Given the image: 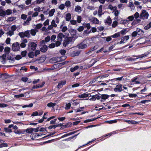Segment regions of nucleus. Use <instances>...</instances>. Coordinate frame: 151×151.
Wrapping results in <instances>:
<instances>
[{
    "label": "nucleus",
    "mask_w": 151,
    "mask_h": 151,
    "mask_svg": "<svg viewBox=\"0 0 151 151\" xmlns=\"http://www.w3.org/2000/svg\"><path fill=\"white\" fill-rule=\"evenodd\" d=\"M2 76L3 78H7L10 77V76L7 73H4L2 75Z\"/></svg>",
    "instance_id": "52"
},
{
    "label": "nucleus",
    "mask_w": 151,
    "mask_h": 151,
    "mask_svg": "<svg viewBox=\"0 0 151 151\" xmlns=\"http://www.w3.org/2000/svg\"><path fill=\"white\" fill-rule=\"evenodd\" d=\"M129 6L131 8L133 9L134 7V5L133 3L132 2H130L129 4Z\"/></svg>",
    "instance_id": "56"
},
{
    "label": "nucleus",
    "mask_w": 151,
    "mask_h": 151,
    "mask_svg": "<svg viewBox=\"0 0 151 151\" xmlns=\"http://www.w3.org/2000/svg\"><path fill=\"white\" fill-rule=\"evenodd\" d=\"M129 21L127 19H122L120 20V23L121 24H125L129 23Z\"/></svg>",
    "instance_id": "25"
},
{
    "label": "nucleus",
    "mask_w": 151,
    "mask_h": 151,
    "mask_svg": "<svg viewBox=\"0 0 151 151\" xmlns=\"http://www.w3.org/2000/svg\"><path fill=\"white\" fill-rule=\"evenodd\" d=\"M91 21L93 23L95 24H98L99 22L98 19L97 18L94 17H92Z\"/></svg>",
    "instance_id": "20"
},
{
    "label": "nucleus",
    "mask_w": 151,
    "mask_h": 151,
    "mask_svg": "<svg viewBox=\"0 0 151 151\" xmlns=\"http://www.w3.org/2000/svg\"><path fill=\"white\" fill-rule=\"evenodd\" d=\"M55 12V9H51L49 12V17H52L53 15L54 14Z\"/></svg>",
    "instance_id": "27"
},
{
    "label": "nucleus",
    "mask_w": 151,
    "mask_h": 151,
    "mask_svg": "<svg viewBox=\"0 0 151 151\" xmlns=\"http://www.w3.org/2000/svg\"><path fill=\"white\" fill-rule=\"evenodd\" d=\"M108 8L111 9V11H114L116 10V6L113 7L111 4H109L108 6Z\"/></svg>",
    "instance_id": "34"
},
{
    "label": "nucleus",
    "mask_w": 151,
    "mask_h": 151,
    "mask_svg": "<svg viewBox=\"0 0 151 151\" xmlns=\"http://www.w3.org/2000/svg\"><path fill=\"white\" fill-rule=\"evenodd\" d=\"M30 32L29 30H27L24 32L25 37L29 38L30 36Z\"/></svg>",
    "instance_id": "31"
},
{
    "label": "nucleus",
    "mask_w": 151,
    "mask_h": 151,
    "mask_svg": "<svg viewBox=\"0 0 151 151\" xmlns=\"http://www.w3.org/2000/svg\"><path fill=\"white\" fill-rule=\"evenodd\" d=\"M42 24L41 23L37 24L36 25V28L35 29L38 30L40 29L42 26Z\"/></svg>",
    "instance_id": "49"
},
{
    "label": "nucleus",
    "mask_w": 151,
    "mask_h": 151,
    "mask_svg": "<svg viewBox=\"0 0 151 151\" xmlns=\"http://www.w3.org/2000/svg\"><path fill=\"white\" fill-rule=\"evenodd\" d=\"M6 34L7 35H9L10 36H11L12 35H14V33L13 32L10 30L7 32Z\"/></svg>",
    "instance_id": "46"
},
{
    "label": "nucleus",
    "mask_w": 151,
    "mask_h": 151,
    "mask_svg": "<svg viewBox=\"0 0 151 151\" xmlns=\"http://www.w3.org/2000/svg\"><path fill=\"white\" fill-rule=\"evenodd\" d=\"M111 20L109 17L107 18L105 21V22L107 23L108 24H111Z\"/></svg>",
    "instance_id": "28"
},
{
    "label": "nucleus",
    "mask_w": 151,
    "mask_h": 151,
    "mask_svg": "<svg viewBox=\"0 0 151 151\" xmlns=\"http://www.w3.org/2000/svg\"><path fill=\"white\" fill-rule=\"evenodd\" d=\"M66 81L64 80L62 81L59 82L57 86V88L60 89L65 84Z\"/></svg>",
    "instance_id": "10"
},
{
    "label": "nucleus",
    "mask_w": 151,
    "mask_h": 151,
    "mask_svg": "<svg viewBox=\"0 0 151 151\" xmlns=\"http://www.w3.org/2000/svg\"><path fill=\"white\" fill-rule=\"evenodd\" d=\"M4 131L6 132H12V129H9V128H8L6 127L4 128Z\"/></svg>",
    "instance_id": "59"
},
{
    "label": "nucleus",
    "mask_w": 151,
    "mask_h": 151,
    "mask_svg": "<svg viewBox=\"0 0 151 151\" xmlns=\"http://www.w3.org/2000/svg\"><path fill=\"white\" fill-rule=\"evenodd\" d=\"M136 31L137 32V35H142L144 34V31L140 28H137Z\"/></svg>",
    "instance_id": "14"
},
{
    "label": "nucleus",
    "mask_w": 151,
    "mask_h": 151,
    "mask_svg": "<svg viewBox=\"0 0 151 151\" xmlns=\"http://www.w3.org/2000/svg\"><path fill=\"white\" fill-rule=\"evenodd\" d=\"M124 121L129 124H135L138 123V122L135 121L134 120H124Z\"/></svg>",
    "instance_id": "19"
},
{
    "label": "nucleus",
    "mask_w": 151,
    "mask_h": 151,
    "mask_svg": "<svg viewBox=\"0 0 151 151\" xmlns=\"http://www.w3.org/2000/svg\"><path fill=\"white\" fill-rule=\"evenodd\" d=\"M64 35L61 33H59L57 36V40L60 41H62L63 38L64 37Z\"/></svg>",
    "instance_id": "18"
},
{
    "label": "nucleus",
    "mask_w": 151,
    "mask_h": 151,
    "mask_svg": "<svg viewBox=\"0 0 151 151\" xmlns=\"http://www.w3.org/2000/svg\"><path fill=\"white\" fill-rule=\"evenodd\" d=\"M20 49V44L18 42H16L12 44V49L13 51L19 50Z\"/></svg>",
    "instance_id": "6"
},
{
    "label": "nucleus",
    "mask_w": 151,
    "mask_h": 151,
    "mask_svg": "<svg viewBox=\"0 0 151 151\" xmlns=\"http://www.w3.org/2000/svg\"><path fill=\"white\" fill-rule=\"evenodd\" d=\"M56 38V36L55 35H52L50 38V40L52 42H54V40Z\"/></svg>",
    "instance_id": "57"
},
{
    "label": "nucleus",
    "mask_w": 151,
    "mask_h": 151,
    "mask_svg": "<svg viewBox=\"0 0 151 151\" xmlns=\"http://www.w3.org/2000/svg\"><path fill=\"white\" fill-rule=\"evenodd\" d=\"M60 58L59 57H55L53 58L50 60V62H52V63H55L57 62H59L60 60Z\"/></svg>",
    "instance_id": "11"
},
{
    "label": "nucleus",
    "mask_w": 151,
    "mask_h": 151,
    "mask_svg": "<svg viewBox=\"0 0 151 151\" xmlns=\"http://www.w3.org/2000/svg\"><path fill=\"white\" fill-rule=\"evenodd\" d=\"M140 14L138 12H136L133 16L135 19H137L138 18H140Z\"/></svg>",
    "instance_id": "38"
},
{
    "label": "nucleus",
    "mask_w": 151,
    "mask_h": 151,
    "mask_svg": "<svg viewBox=\"0 0 151 151\" xmlns=\"http://www.w3.org/2000/svg\"><path fill=\"white\" fill-rule=\"evenodd\" d=\"M109 96V95L107 94H103L101 95L100 96L101 98L102 99V100H101V101H104V100L108 99Z\"/></svg>",
    "instance_id": "12"
},
{
    "label": "nucleus",
    "mask_w": 151,
    "mask_h": 151,
    "mask_svg": "<svg viewBox=\"0 0 151 151\" xmlns=\"http://www.w3.org/2000/svg\"><path fill=\"white\" fill-rule=\"evenodd\" d=\"M63 24L61 25L60 27V28L61 30L63 32H65L68 29L67 27L66 26L63 27Z\"/></svg>",
    "instance_id": "23"
},
{
    "label": "nucleus",
    "mask_w": 151,
    "mask_h": 151,
    "mask_svg": "<svg viewBox=\"0 0 151 151\" xmlns=\"http://www.w3.org/2000/svg\"><path fill=\"white\" fill-rule=\"evenodd\" d=\"M51 24L53 27H56L57 26V24L55 23V20H53L52 21Z\"/></svg>",
    "instance_id": "51"
},
{
    "label": "nucleus",
    "mask_w": 151,
    "mask_h": 151,
    "mask_svg": "<svg viewBox=\"0 0 151 151\" xmlns=\"http://www.w3.org/2000/svg\"><path fill=\"white\" fill-rule=\"evenodd\" d=\"M122 84L117 85L114 88V91L116 92H120L122 90Z\"/></svg>",
    "instance_id": "7"
},
{
    "label": "nucleus",
    "mask_w": 151,
    "mask_h": 151,
    "mask_svg": "<svg viewBox=\"0 0 151 151\" xmlns=\"http://www.w3.org/2000/svg\"><path fill=\"white\" fill-rule=\"evenodd\" d=\"M26 131L28 133H31L33 132V128H28L26 129Z\"/></svg>",
    "instance_id": "47"
},
{
    "label": "nucleus",
    "mask_w": 151,
    "mask_h": 151,
    "mask_svg": "<svg viewBox=\"0 0 151 151\" xmlns=\"http://www.w3.org/2000/svg\"><path fill=\"white\" fill-rule=\"evenodd\" d=\"M67 62H64L63 63H58L56 65H55V66H58V67H60L62 66L63 65H65L67 63Z\"/></svg>",
    "instance_id": "41"
},
{
    "label": "nucleus",
    "mask_w": 151,
    "mask_h": 151,
    "mask_svg": "<svg viewBox=\"0 0 151 151\" xmlns=\"http://www.w3.org/2000/svg\"><path fill=\"white\" fill-rule=\"evenodd\" d=\"M62 41H60L59 40H57V41L56 42L55 44V45L56 47H58L60 45Z\"/></svg>",
    "instance_id": "54"
},
{
    "label": "nucleus",
    "mask_w": 151,
    "mask_h": 151,
    "mask_svg": "<svg viewBox=\"0 0 151 151\" xmlns=\"http://www.w3.org/2000/svg\"><path fill=\"white\" fill-rule=\"evenodd\" d=\"M38 32V30L37 29H32L30 30V34L32 36H35L36 33V32Z\"/></svg>",
    "instance_id": "15"
},
{
    "label": "nucleus",
    "mask_w": 151,
    "mask_h": 151,
    "mask_svg": "<svg viewBox=\"0 0 151 151\" xmlns=\"http://www.w3.org/2000/svg\"><path fill=\"white\" fill-rule=\"evenodd\" d=\"M45 0H36L34 3H35L36 4H40L41 3H44Z\"/></svg>",
    "instance_id": "29"
},
{
    "label": "nucleus",
    "mask_w": 151,
    "mask_h": 151,
    "mask_svg": "<svg viewBox=\"0 0 151 151\" xmlns=\"http://www.w3.org/2000/svg\"><path fill=\"white\" fill-rule=\"evenodd\" d=\"M127 19L129 21H132L134 19V16L133 15L129 16L127 18Z\"/></svg>",
    "instance_id": "48"
},
{
    "label": "nucleus",
    "mask_w": 151,
    "mask_h": 151,
    "mask_svg": "<svg viewBox=\"0 0 151 151\" xmlns=\"http://www.w3.org/2000/svg\"><path fill=\"white\" fill-rule=\"evenodd\" d=\"M71 106V104L70 103H68L66 104L65 107V110H68L70 109Z\"/></svg>",
    "instance_id": "45"
},
{
    "label": "nucleus",
    "mask_w": 151,
    "mask_h": 151,
    "mask_svg": "<svg viewBox=\"0 0 151 151\" xmlns=\"http://www.w3.org/2000/svg\"><path fill=\"white\" fill-rule=\"evenodd\" d=\"M102 5H100L99 7V9L98 12V14L99 17H101L102 14Z\"/></svg>",
    "instance_id": "21"
},
{
    "label": "nucleus",
    "mask_w": 151,
    "mask_h": 151,
    "mask_svg": "<svg viewBox=\"0 0 151 151\" xmlns=\"http://www.w3.org/2000/svg\"><path fill=\"white\" fill-rule=\"evenodd\" d=\"M148 16V13L145 10H142V12L140 14V18L143 19H147Z\"/></svg>",
    "instance_id": "3"
},
{
    "label": "nucleus",
    "mask_w": 151,
    "mask_h": 151,
    "mask_svg": "<svg viewBox=\"0 0 151 151\" xmlns=\"http://www.w3.org/2000/svg\"><path fill=\"white\" fill-rule=\"evenodd\" d=\"M117 25L118 22L116 21H114L112 23V26L113 28H115Z\"/></svg>",
    "instance_id": "62"
},
{
    "label": "nucleus",
    "mask_w": 151,
    "mask_h": 151,
    "mask_svg": "<svg viewBox=\"0 0 151 151\" xmlns=\"http://www.w3.org/2000/svg\"><path fill=\"white\" fill-rule=\"evenodd\" d=\"M100 78V76H99L97 78H96L93 79L92 81H91L89 83L90 84H91L95 82H100L101 81H98V79Z\"/></svg>",
    "instance_id": "22"
},
{
    "label": "nucleus",
    "mask_w": 151,
    "mask_h": 151,
    "mask_svg": "<svg viewBox=\"0 0 151 151\" xmlns=\"http://www.w3.org/2000/svg\"><path fill=\"white\" fill-rule=\"evenodd\" d=\"M42 46L40 49V51L42 52H45L47 49V46L46 45L41 46Z\"/></svg>",
    "instance_id": "17"
},
{
    "label": "nucleus",
    "mask_w": 151,
    "mask_h": 151,
    "mask_svg": "<svg viewBox=\"0 0 151 151\" xmlns=\"http://www.w3.org/2000/svg\"><path fill=\"white\" fill-rule=\"evenodd\" d=\"M121 39L123 40H124V42L125 43L129 39V36L128 35L126 36H125L122 37Z\"/></svg>",
    "instance_id": "30"
},
{
    "label": "nucleus",
    "mask_w": 151,
    "mask_h": 151,
    "mask_svg": "<svg viewBox=\"0 0 151 151\" xmlns=\"http://www.w3.org/2000/svg\"><path fill=\"white\" fill-rule=\"evenodd\" d=\"M120 36V34L119 32H118L114 34V35L111 36L113 38H117Z\"/></svg>",
    "instance_id": "35"
},
{
    "label": "nucleus",
    "mask_w": 151,
    "mask_h": 151,
    "mask_svg": "<svg viewBox=\"0 0 151 151\" xmlns=\"http://www.w3.org/2000/svg\"><path fill=\"white\" fill-rule=\"evenodd\" d=\"M6 14L7 15H9L11 14L12 13V10L10 9H8L6 10Z\"/></svg>",
    "instance_id": "55"
},
{
    "label": "nucleus",
    "mask_w": 151,
    "mask_h": 151,
    "mask_svg": "<svg viewBox=\"0 0 151 151\" xmlns=\"http://www.w3.org/2000/svg\"><path fill=\"white\" fill-rule=\"evenodd\" d=\"M75 40V39L73 37H68L65 39L63 43V45L64 46L66 47L68 46L69 44L73 43Z\"/></svg>",
    "instance_id": "1"
},
{
    "label": "nucleus",
    "mask_w": 151,
    "mask_h": 151,
    "mask_svg": "<svg viewBox=\"0 0 151 151\" xmlns=\"http://www.w3.org/2000/svg\"><path fill=\"white\" fill-rule=\"evenodd\" d=\"M98 118H94L93 119H87L85 120L84 122L85 123H87L88 122H92L94 121L97 119Z\"/></svg>",
    "instance_id": "50"
},
{
    "label": "nucleus",
    "mask_w": 151,
    "mask_h": 151,
    "mask_svg": "<svg viewBox=\"0 0 151 151\" xmlns=\"http://www.w3.org/2000/svg\"><path fill=\"white\" fill-rule=\"evenodd\" d=\"M17 28V27L15 25H13L11 27V30L14 32L16 30Z\"/></svg>",
    "instance_id": "61"
},
{
    "label": "nucleus",
    "mask_w": 151,
    "mask_h": 151,
    "mask_svg": "<svg viewBox=\"0 0 151 151\" xmlns=\"http://www.w3.org/2000/svg\"><path fill=\"white\" fill-rule=\"evenodd\" d=\"M83 25L85 27L87 28L88 29H90L91 28V26H90V24L89 23H85L83 24Z\"/></svg>",
    "instance_id": "40"
},
{
    "label": "nucleus",
    "mask_w": 151,
    "mask_h": 151,
    "mask_svg": "<svg viewBox=\"0 0 151 151\" xmlns=\"http://www.w3.org/2000/svg\"><path fill=\"white\" fill-rule=\"evenodd\" d=\"M41 8L39 6H37L35 7L33 9L34 11L35 12H39L41 11Z\"/></svg>",
    "instance_id": "37"
},
{
    "label": "nucleus",
    "mask_w": 151,
    "mask_h": 151,
    "mask_svg": "<svg viewBox=\"0 0 151 151\" xmlns=\"http://www.w3.org/2000/svg\"><path fill=\"white\" fill-rule=\"evenodd\" d=\"M87 39H86L83 42L81 43L78 44L77 45V47L79 49H85L87 47V45L86 43Z\"/></svg>",
    "instance_id": "4"
},
{
    "label": "nucleus",
    "mask_w": 151,
    "mask_h": 151,
    "mask_svg": "<svg viewBox=\"0 0 151 151\" xmlns=\"http://www.w3.org/2000/svg\"><path fill=\"white\" fill-rule=\"evenodd\" d=\"M16 19V17H9L7 20L8 22H11Z\"/></svg>",
    "instance_id": "43"
},
{
    "label": "nucleus",
    "mask_w": 151,
    "mask_h": 151,
    "mask_svg": "<svg viewBox=\"0 0 151 151\" xmlns=\"http://www.w3.org/2000/svg\"><path fill=\"white\" fill-rule=\"evenodd\" d=\"M65 5L67 7H70L71 6V2L69 1H67L65 4Z\"/></svg>",
    "instance_id": "33"
},
{
    "label": "nucleus",
    "mask_w": 151,
    "mask_h": 151,
    "mask_svg": "<svg viewBox=\"0 0 151 151\" xmlns=\"http://www.w3.org/2000/svg\"><path fill=\"white\" fill-rule=\"evenodd\" d=\"M69 33L71 35H76V30L75 29H70L68 30Z\"/></svg>",
    "instance_id": "24"
},
{
    "label": "nucleus",
    "mask_w": 151,
    "mask_h": 151,
    "mask_svg": "<svg viewBox=\"0 0 151 151\" xmlns=\"http://www.w3.org/2000/svg\"><path fill=\"white\" fill-rule=\"evenodd\" d=\"M6 15V11L2 9L0 10V16L4 17Z\"/></svg>",
    "instance_id": "26"
},
{
    "label": "nucleus",
    "mask_w": 151,
    "mask_h": 151,
    "mask_svg": "<svg viewBox=\"0 0 151 151\" xmlns=\"http://www.w3.org/2000/svg\"><path fill=\"white\" fill-rule=\"evenodd\" d=\"M91 96L87 92H86L82 94L78 95V97L80 98H85L87 97H90Z\"/></svg>",
    "instance_id": "8"
},
{
    "label": "nucleus",
    "mask_w": 151,
    "mask_h": 151,
    "mask_svg": "<svg viewBox=\"0 0 151 151\" xmlns=\"http://www.w3.org/2000/svg\"><path fill=\"white\" fill-rule=\"evenodd\" d=\"M151 27V22H150L148 24L144 27V29L145 30H148Z\"/></svg>",
    "instance_id": "44"
},
{
    "label": "nucleus",
    "mask_w": 151,
    "mask_h": 151,
    "mask_svg": "<svg viewBox=\"0 0 151 151\" xmlns=\"http://www.w3.org/2000/svg\"><path fill=\"white\" fill-rule=\"evenodd\" d=\"M40 17H41L40 20L41 21H43L45 19V16L43 14H41L40 15Z\"/></svg>",
    "instance_id": "64"
},
{
    "label": "nucleus",
    "mask_w": 151,
    "mask_h": 151,
    "mask_svg": "<svg viewBox=\"0 0 151 151\" xmlns=\"http://www.w3.org/2000/svg\"><path fill=\"white\" fill-rule=\"evenodd\" d=\"M34 53L32 52H30L28 54V56L30 58H32L34 57Z\"/></svg>",
    "instance_id": "58"
},
{
    "label": "nucleus",
    "mask_w": 151,
    "mask_h": 151,
    "mask_svg": "<svg viewBox=\"0 0 151 151\" xmlns=\"http://www.w3.org/2000/svg\"><path fill=\"white\" fill-rule=\"evenodd\" d=\"M28 45L29 49L34 51L36 49L37 45L34 42H30L29 43Z\"/></svg>",
    "instance_id": "5"
},
{
    "label": "nucleus",
    "mask_w": 151,
    "mask_h": 151,
    "mask_svg": "<svg viewBox=\"0 0 151 151\" xmlns=\"http://www.w3.org/2000/svg\"><path fill=\"white\" fill-rule=\"evenodd\" d=\"M18 35L21 38H24V37H25L24 32H19V33Z\"/></svg>",
    "instance_id": "60"
},
{
    "label": "nucleus",
    "mask_w": 151,
    "mask_h": 151,
    "mask_svg": "<svg viewBox=\"0 0 151 151\" xmlns=\"http://www.w3.org/2000/svg\"><path fill=\"white\" fill-rule=\"evenodd\" d=\"M32 19L31 16H30L28 17L27 20L24 22L23 24L24 25H28L29 24V21Z\"/></svg>",
    "instance_id": "16"
},
{
    "label": "nucleus",
    "mask_w": 151,
    "mask_h": 151,
    "mask_svg": "<svg viewBox=\"0 0 151 151\" xmlns=\"http://www.w3.org/2000/svg\"><path fill=\"white\" fill-rule=\"evenodd\" d=\"M24 94L22 93L19 95H15L14 96L15 98H20L24 96Z\"/></svg>",
    "instance_id": "53"
},
{
    "label": "nucleus",
    "mask_w": 151,
    "mask_h": 151,
    "mask_svg": "<svg viewBox=\"0 0 151 151\" xmlns=\"http://www.w3.org/2000/svg\"><path fill=\"white\" fill-rule=\"evenodd\" d=\"M78 68H79V67L78 65H76L74 68H70V70L71 72H73L77 70Z\"/></svg>",
    "instance_id": "36"
},
{
    "label": "nucleus",
    "mask_w": 151,
    "mask_h": 151,
    "mask_svg": "<svg viewBox=\"0 0 151 151\" xmlns=\"http://www.w3.org/2000/svg\"><path fill=\"white\" fill-rule=\"evenodd\" d=\"M71 18V15L70 13H68L66 14V21H69Z\"/></svg>",
    "instance_id": "32"
},
{
    "label": "nucleus",
    "mask_w": 151,
    "mask_h": 151,
    "mask_svg": "<svg viewBox=\"0 0 151 151\" xmlns=\"http://www.w3.org/2000/svg\"><path fill=\"white\" fill-rule=\"evenodd\" d=\"M72 92H65L63 93L61 96V98L70 97L72 96Z\"/></svg>",
    "instance_id": "9"
},
{
    "label": "nucleus",
    "mask_w": 151,
    "mask_h": 151,
    "mask_svg": "<svg viewBox=\"0 0 151 151\" xmlns=\"http://www.w3.org/2000/svg\"><path fill=\"white\" fill-rule=\"evenodd\" d=\"M75 11L78 13H80L82 11L81 7L79 5H77L75 6Z\"/></svg>",
    "instance_id": "13"
},
{
    "label": "nucleus",
    "mask_w": 151,
    "mask_h": 151,
    "mask_svg": "<svg viewBox=\"0 0 151 151\" xmlns=\"http://www.w3.org/2000/svg\"><path fill=\"white\" fill-rule=\"evenodd\" d=\"M38 12H35L32 14L31 16L32 17H37L38 15Z\"/></svg>",
    "instance_id": "63"
},
{
    "label": "nucleus",
    "mask_w": 151,
    "mask_h": 151,
    "mask_svg": "<svg viewBox=\"0 0 151 151\" xmlns=\"http://www.w3.org/2000/svg\"><path fill=\"white\" fill-rule=\"evenodd\" d=\"M147 55L146 54H142V55H139L137 56H136L135 55H133V57H136L137 58H132L130 57L128 58L127 59V60L128 61H135L137 59L139 58H142L144 57H147Z\"/></svg>",
    "instance_id": "2"
},
{
    "label": "nucleus",
    "mask_w": 151,
    "mask_h": 151,
    "mask_svg": "<svg viewBox=\"0 0 151 151\" xmlns=\"http://www.w3.org/2000/svg\"><path fill=\"white\" fill-rule=\"evenodd\" d=\"M10 50V48L9 47H6L4 49V51L5 52V53L7 54H9V53Z\"/></svg>",
    "instance_id": "39"
},
{
    "label": "nucleus",
    "mask_w": 151,
    "mask_h": 151,
    "mask_svg": "<svg viewBox=\"0 0 151 151\" xmlns=\"http://www.w3.org/2000/svg\"><path fill=\"white\" fill-rule=\"evenodd\" d=\"M56 105L55 103H53L52 102H50L47 104V106L49 107H53Z\"/></svg>",
    "instance_id": "42"
}]
</instances>
